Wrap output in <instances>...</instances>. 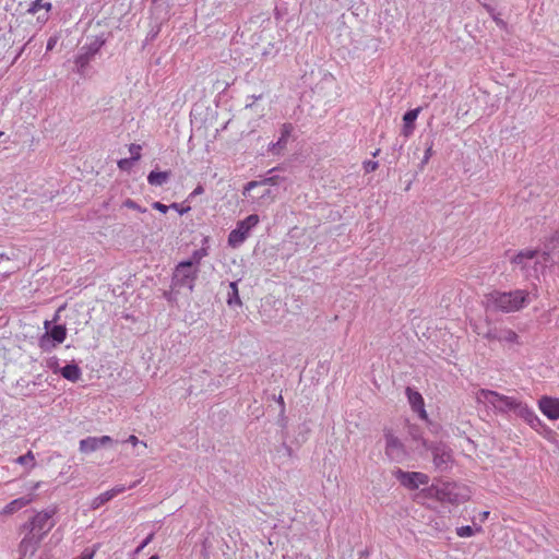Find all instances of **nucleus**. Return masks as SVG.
Here are the masks:
<instances>
[{
    "label": "nucleus",
    "instance_id": "nucleus-1",
    "mask_svg": "<svg viewBox=\"0 0 559 559\" xmlns=\"http://www.w3.org/2000/svg\"><path fill=\"white\" fill-rule=\"evenodd\" d=\"M476 399L478 402L491 406L496 413L502 415L513 413L515 416L524 419L534 429L542 425L535 412L528 407L527 404L513 396L503 395L488 389H480L476 393Z\"/></svg>",
    "mask_w": 559,
    "mask_h": 559
},
{
    "label": "nucleus",
    "instance_id": "nucleus-2",
    "mask_svg": "<svg viewBox=\"0 0 559 559\" xmlns=\"http://www.w3.org/2000/svg\"><path fill=\"white\" fill-rule=\"evenodd\" d=\"M530 293L525 289L510 292L493 290L485 295L483 304L488 311L515 312L530 304Z\"/></svg>",
    "mask_w": 559,
    "mask_h": 559
},
{
    "label": "nucleus",
    "instance_id": "nucleus-3",
    "mask_svg": "<svg viewBox=\"0 0 559 559\" xmlns=\"http://www.w3.org/2000/svg\"><path fill=\"white\" fill-rule=\"evenodd\" d=\"M199 267L192 266L191 262H179L173 273L171 288L179 293L187 289L192 293L198 278Z\"/></svg>",
    "mask_w": 559,
    "mask_h": 559
},
{
    "label": "nucleus",
    "instance_id": "nucleus-4",
    "mask_svg": "<svg viewBox=\"0 0 559 559\" xmlns=\"http://www.w3.org/2000/svg\"><path fill=\"white\" fill-rule=\"evenodd\" d=\"M430 490L433 491L436 499L441 502L457 504L469 498L467 488L456 483H441L438 486L431 487Z\"/></svg>",
    "mask_w": 559,
    "mask_h": 559
},
{
    "label": "nucleus",
    "instance_id": "nucleus-5",
    "mask_svg": "<svg viewBox=\"0 0 559 559\" xmlns=\"http://www.w3.org/2000/svg\"><path fill=\"white\" fill-rule=\"evenodd\" d=\"M55 509L43 510L37 512L28 522L23 524V530L38 535L41 539L52 530L55 526L53 515Z\"/></svg>",
    "mask_w": 559,
    "mask_h": 559
},
{
    "label": "nucleus",
    "instance_id": "nucleus-6",
    "mask_svg": "<svg viewBox=\"0 0 559 559\" xmlns=\"http://www.w3.org/2000/svg\"><path fill=\"white\" fill-rule=\"evenodd\" d=\"M393 474L402 486L412 490L417 489L420 485H427L429 483V476L420 472H405L397 468Z\"/></svg>",
    "mask_w": 559,
    "mask_h": 559
},
{
    "label": "nucleus",
    "instance_id": "nucleus-7",
    "mask_svg": "<svg viewBox=\"0 0 559 559\" xmlns=\"http://www.w3.org/2000/svg\"><path fill=\"white\" fill-rule=\"evenodd\" d=\"M385 438V455L390 461L402 462L406 457V451L401 440L390 431L384 435Z\"/></svg>",
    "mask_w": 559,
    "mask_h": 559
},
{
    "label": "nucleus",
    "instance_id": "nucleus-8",
    "mask_svg": "<svg viewBox=\"0 0 559 559\" xmlns=\"http://www.w3.org/2000/svg\"><path fill=\"white\" fill-rule=\"evenodd\" d=\"M432 461L437 469L443 472L450 467L452 461L451 449L444 443H433L429 447Z\"/></svg>",
    "mask_w": 559,
    "mask_h": 559
},
{
    "label": "nucleus",
    "instance_id": "nucleus-9",
    "mask_svg": "<svg viewBox=\"0 0 559 559\" xmlns=\"http://www.w3.org/2000/svg\"><path fill=\"white\" fill-rule=\"evenodd\" d=\"M45 329L47 330L46 334L40 338V347L47 349L49 347L50 341L55 343H62L67 336V329L64 325L58 324L53 325L49 329V322H45Z\"/></svg>",
    "mask_w": 559,
    "mask_h": 559
},
{
    "label": "nucleus",
    "instance_id": "nucleus-10",
    "mask_svg": "<svg viewBox=\"0 0 559 559\" xmlns=\"http://www.w3.org/2000/svg\"><path fill=\"white\" fill-rule=\"evenodd\" d=\"M536 255L537 250H522L512 258L511 263L514 264L515 267H519L525 276H528L532 261L536 258Z\"/></svg>",
    "mask_w": 559,
    "mask_h": 559
},
{
    "label": "nucleus",
    "instance_id": "nucleus-11",
    "mask_svg": "<svg viewBox=\"0 0 559 559\" xmlns=\"http://www.w3.org/2000/svg\"><path fill=\"white\" fill-rule=\"evenodd\" d=\"M538 407L548 419H559V399L543 396L538 401Z\"/></svg>",
    "mask_w": 559,
    "mask_h": 559
},
{
    "label": "nucleus",
    "instance_id": "nucleus-12",
    "mask_svg": "<svg viewBox=\"0 0 559 559\" xmlns=\"http://www.w3.org/2000/svg\"><path fill=\"white\" fill-rule=\"evenodd\" d=\"M41 540L43 539L38 535H34L33 533L26 531L24 537L22 538L19 545V551L21 556H33L38 549Z\"/></svg>",
    "mask_w": 559,
    "mask_h": 559
},
{
    "label": "nucleus",
    "instance_id": "nucleus-13",
    "mask_svg": "<svg viewBox=\"0 0 559 559\" xmlns=\"http://www.w3.org/2000/svg\"><path fill=\"white\" fill-rule=\"evenodd\" d=\"M293 130L294 128L292 123H284L281 128L280 139L275 143L270 144L269 151L273 154H280L284 151Z\"/></svg>",
    "mask_w": 559,
    "mask_h": 559
},
{
    "label": "nucleus",
    "instance_id": "nucleus-14",
    "mask_svg": "<svg viewBox=\"0 0 559 559\" xmlns=\"http://www.w3.org/2000/svg\"><path fill=\"white\" fill-rule=\"evenodd\" d=\"M95 56L86 48L81 47L74 59L75 71L81 76L85 75L87 66Z\"/></svg>",
    "mask_w": 559,
    "mask_h": 559
},
{
    "label": "nucleus",
    "instance_id": "nucleus-15",
    "mask_svg": "<svg viewBox=\"0 0 559 559\" xmlns=\"http://www.w3.org/2000/svg\"><path fill=\"white\" fill-rule=\"evenodd\" d=\"M249 235L250 230H248V227H245L239 221L236 228L228 235V245L233 248H237L249 237Z\"/></svg>",
    "mask_w": 559,
    "mask_h": 559
},
{
    "label": "nucleus",
    "instance_id": "nucleus-16",
    "mask_svg": "<svg viewBox=\"0 0 559 559\" xmlns=\"http://www.w3.org/2000/svg\"><path fill=\"white\" fill-rule=\"evenodd\" d=\"M124 490H126L124 486H116L112 489L107 490V491L98 495L97 497H95L92 500L91 509L96 510V509L100 508L103 504H105L106 502L110 501L117 495L123 492Z\"/></svg>",
    "mask_w": 559,
    "mask_h": 559
},
{
    "label": "nucleus",
    "instance_id": "nucleus-17",
    "mask_svg": "<svg viewBox=\"0 0 559 559\" xmlns=\"http://www.w3.org/2000/svg\"><path fill=\"white\" fill-rule=\"evenodd\" d=\"M420 107L411 109L406 111L403 116V128H402V134L405 138H408L413 134L415 129V121L420 112Z\"/></svg>",
    "mask_w": 559,
    "mask_h": 559
},
{
    "label": "nucleus",
    "instance_id": "nucleus-18",
    "mask_svg": "<svg viewBox=\"0 0 559 559\" xmlns=\"http://www.w3.org/2000/svg\"><path fill=\"white\" fill-rule=\"evenodd\" d=\"M406 395L409 404L412 405L415 412H419L421 418H426V411L424 408V399L421 394L411 388L406 389Z\"/></svg>",
    "mask_w": 559,
    "mask_h": 559
},
{
    "label": "nucleus",
    "instance_id": "nucleus-19",
    "mask_svg": "<svg viewBox=\"0 0 559 559\" xmlns=\"http://www.w3.org/2000/svg\"><path fill=\"white\" fill-rule=\"evenodd\" d=\"M34 500V495L29 493L27 496L17 498L9 502L2 510L3 514H13L14 512L21 510L22 508L28 506Z\"/></svg>",
    "mask_w": 559,
    "mask_h": 559
},
{
    "label": "nucleus",
    "instance_id": "nucleus-20",
    "mask_svg": "<svg viewBox=\"0 0 559 559\" xmlns=\"http://www.w3.org/2000/svg\"><path fill=\"white\" fill-rule=\"evenodd\" d=\"M60 373L64 379L71 382H76L78 380H80L82 376L81 369L75 364L66 365L63 368L60 369Z\"/></svg>",
    "mask_w": 559,
    "mask_h": 559
},
{
    "label": "nucleus",
    "instance_id": "nucleus-21",
    "mask_svg": "<svg viewBox=\"0 0 559 559\" xmlns=\"http://www.w3.org/2000/svg\"><path fill=\"white\" fill-rule=\"evenodd\" d=\"M278 182H280V177L278 176H269V177L263 178L260 181H249L245 186L242 193L246 197L249 191H251L253 188H255L258 186H275Z\"/></svg>",
    "mask_w": 559,
    "mask_h": 559
},
{
    "label": "nucleus",
    "instance_id": "nucleus-22",
    "mask_svg": "<svg viewBox=\"0 0 559 559\" xmlns=\"http://www.w3.org/2000/svg\"><path fill=\"white\" fill-rule=\"evenodd\" d=\"M169 177H170V171L152 170L147 176V182L151 186L160 187L167 182Z\"/></svg>",
    "mask_w": 559,
    "mask_h": 559
},
{
    "label": "nucleus",
    "instance_id": "nucleus-23",
    "mask_svg": "<svg viewBox=\"0 0 559 559\" xmlns=\"http://www.w3.org/2000/svg\"><path fill=\"white\" fill-rule=\"evenodd\" d=\"M229 290L227 293V305L229 307H240L242 305L241 302V299L239 297V292H238V285H237V282H230L229 285Z\"/></svg>",
    "mask_w": 559,
    "mask_h": 559
},
{
    "label": "nucleus",
    "instance_id": "nucleus-24",
    "mask_svg": "<svg viewBox=\"0 0 559 559\" xmlns=\"http://www.w3.org/2000/svg\"><path fill=\"white\" fill-rule=\"evenodd\" d=\"M98 437H87L80 441V451L82 453H92L99 449Z\"/></svg>",
    "mask_w": 559,
    "mask_h": 559
},
{
    "label": "nucleus",
    "instance_id": "nucleus-25",
    "mask_svg": "<svg viewBox=\"0 0 559 559\" xmlns=\"http://www.w3.org/2000/svg\"><path fill=\"white\" fill-rule=\"evenodd\" d=\"M51 7L52 5L48 0H35L29 4L27 13L36 14L38 11L43 9L46 10V12H48L51 10Z\"/></svg>",
    "mask_w": 559,
    "mask_h": 559
},
{
    "label": "nucleus",
    "instance_id": "nucleus-26",
    "mask_svg": "<svg viewBox=\"0 0 559 559\" xmlns=\"http://www.w3.org/2000/svg\"><path fill=\"white\" fill-rule=\"evenodd\" d=\"M518 334L510 329H499L498 341L506 343H518Z\"/></svg>",
    "mask_w": 559,
    "mask_h": 559
},
{
    "label": "nucleus",
    "instance_id": "nucleus-27",
    "mask_svg": "<svg viewBox=\"0 0 559 559\" xmlns=\"http://www.w3.org/2000/svg\"><path fill=\"white\" fill-rule=\"evenodd\" d=\"M475 528L473 526H469V525H464V526H460L456 528V535L459 537H462V538H465V537H471L474 535L475 532H481L483 531V527L480 525H475Z\"/></svg>",
    "mask_w": 559,
    "mask_h": 559
},
{
    "label": "nucleus",
    "instance_id": "nucleus-28",
    "mask_svg": "<svg viewBox=\"0 0 559 559\" xmlns=\"http://www.w3.org/2000/svg\"><path fill=\"white\" fill-rule=\"evenodd\" d=\"M15 462L20 465H27L33 468L35 466V456L32 451H28L26 454L19 456Z\"/></svg>",
    "mask_w": 559,
    "mask_h": 559
},
{
    "label": "nucleus",
    "instance_id": "nucleus-29",
    "mask_svg": "<svg viewBox=\"0 0 559 559\" xmlns=\"http://www.w3.org/2000/svg\"><path fill=\"white\" fill-rule=\"evenodd\" d=\"M207 254L206 250L205 249H199V250H194L192 255H191V259L190 260H186L185 262H191L192 263V266H197L200 264L201 260Z\"/></svg>",
    "mask_w": 559,
    "mask_h": 559
},
{
    "label": "nucleus",
    "instance_id": "nucleus-30",
    "mask_svg": "<svg viewBox=\"0 0 559 559\" xmlns=\"http://www.w3.org/2000/svg\"><path fill=\"white\" fill-rule=\"evenodd\" d=\"M259 221H260L259 215L251 214L240 222L245 227H248V230L251 231V229L259 224Z\"/></svg>",
    "mask_w": 559,
    "mask_h": 559
},
{
    "label": "nucleus",
    "instance_id": "nucleus-31",
    "mask_svg": "<svg viewBox=\"0 0 559 559\" xmlns=\"http://www.w3.org/2000/svg\"><path fill=\"white\" fill-rule=\"evenodd\" d=\"M103 45H104V40H102L99 38H95L92 43L84 45L83 48L88 49L94 56H96Z\"/></svg>",
    "mask_w": 559,
    "mask_h": 559
},
{
    "label": "nucleus",
    "instance_id": "nucleus-32",
    "mask_svg": "<svg viewBox=\"0 0 559 559\" xmlns=\"http://www.w3.org/2000/svg\"><path fill=\"white\" fill-rule=\"evenodd\" d=\"M98 549V544L94 545L92 548H85L76 559H93Z\"/></svg>",
    "mask_w": 559,
    "mask_h": 559
},
{
    "label": "nucleus",
    "instance_id": "nucleus-33",
    "mask_svg": "<svg viewBox=\"0 0 559 559\" xmlns=\"http://www.w3.org/2000/svg\"><path fill=\"white\" fill-rule=\"evenodd\" d=\"M432 147H433V141L431 140L430 142L427 143V147L425 150V154H424V157L421 159V163H420V168H423L430 159V157L432 156Z\"/></svg>",
    "mask_w": 559,
    "mask_h": 559
},
{
    "label": "nucleus",
    "instance_id": "nucleus-34",
    "mask_svg": "<svg viewBox=\"0 0 559 559\" xmlns=\"http://www.w3.org/2000/svg\"><path fill=\"white\" fill-rule=\"evenodd\" d=\"M122 206L124 207H128V209H131V210H134V211H138L140 213H145L147 210L142 207L141 205H139L134 200L132 199H127L123 203H122Z\"/></svg>",
    "mask_w": 559,
    "mask_h": 559
},
{
    "label": "nucleus",
    "instance_id": "nucleus-35",
    "mask_svg": "<svg viewBox=\"0 0 559 559\" xmlns=\"http://www.w3.org/2000/svg\"><path fill=\"white\" fill-rule=\"evenodd\" d=\"M134 162L135 160L132 157H130V158H122V159H120L118 162V167L121 170H130L131 167L133 166Z\"/></svg>",
    "mask_w": 559,
    "mask_h": 559
},
{
    "label": "nucleus",
    "instance_id": "nucleus-36",
    "mask_svg": "<svg viewBox=\"0 0 559 559\" xmlns=\"http://www.w3.org/2000/svg\"><path fill=\"white\" fill-rule=\"evenodd\" d=\"M129 152L131 154V157L136 162L141 158V145L139 144H131L129 146Z\"/></svg>",
    "mask_w": 559,
    "mask_h": 559
},
{
    "label": "nucleus",
    "instance_id": "nucleus-37",
    "mask_svg": "<svg viewBox=\"0 0 559 559\" xmlns=\"http://www.w3.org/2000/svg\"><path fill=\"white\" fill-rule=\"evenodd\" d=\"M491 19L493 20V22L496 23V25L501 28V29H506L507 28V23L499 16V13H495L493 15H491Z\"/></svg>",
    "mask_w": 559,
    "mask_h": 559
},
{
    "label": "nucleus",
    "instance_id": "nucleus-38",
    "mask_svg": "<svg viewBox=\"0 0 559 559\" xmlns=\"http://www.w3.org/2000/svg\"><path fill=\"white\" fill-rule=\"evenodd\" d=\"M498 335H499V329H490L488 330V332L485 334V337L489 341H498Z\"/></svg>",
    "mask_w": 559,
    "mask_h": 559
},
{
    "label": "nucleus",
    "instance_id": "nucleus-39",
    "mask_svg": "<svg viewBox=\"0 0 559 559\" xmlns=\"http://www.w3.org/2000/svg\"><path fill=\"white\" fill-rule=\"evenodd\" d=\"M364 168L367 173L374 171L378 168V162L367 160L364 163Z\"/></svg>",
    "mask_w": 559,
    "mask_h": 559
},
{
    "label": "nucleus",
    "instance_id": "nucleus-40",
    "mask_svg": "<svg viewBox=\"0 0 559 559\" xmlns=\"http://www.w3.org/2000/svg\"><path fill=\"white\" fill-rule=\"evenodd\" d=\"M154 534H150L135 549V552L142 551L152 540H153Z\"/></svg>",
    "mask_w": 559,
    "mask_h": 559
},
{
    "label": "nucleus",
    "instance_id": "nucleus-41",
    "mask_svg": "<svg viewBox=\"0 0 559 559\" xmlns=\"http://www.w3.org/2000/svg\"><path fill=\"white\" fill-rule=\"evenodd\" d=\"M152 206H153V209H155V210L159 211V212H160V213H163V214H166V213H167V211H168V209H169V206H167V205H165V204H163V203H160V202H157V201H156V202H154V203L152 204Z\"/></svg>",
    "mask_w": 559,
    "mask_h": 559
},
{
    "label": "nucleus",
    "instance_id": "nucleus-42",
    "mask_svg": "<svg viewBox=\"0 0 559 559\" xmlns=\"http://www.w3.org/2000/svg\"><path fill=\"white\" fill-rule=\"evenodd\" d=\"M99 445L104 447L106 444H109L112 442V439L109 436H102L98 437Z\"/></svg>",
    "mask_w": 559,
    "mask_h": 559
},
{
    "label": "nucleus",
    "instance_id": "nucleus-43",
    "mask_svg": "<svg viewBox=\"0 0 559 559\" xmlns=\"http://www.w3.org/2000/svg\"><path fill=\"white\" fill-rule=\"evenodd\" d=\"M127 442L131 443L132 445H136L140 443V440L138 439L136 436L134 435H131L129 436V438L127 439Z\"/></svg>",
    "mask_w": 559,
    "mask_h": 559
},
{
    "label": "nucleus",
    "instance_id": "nucleus-44",
    "mask_svg": "<svg viewBox=\"0 0 559 559\" xmlns=\"http://www.w3.org/2000/svg\"><path fill=\"white\" fill-rule=\"evenodd\" d=\"M483 8L488 12L490 16L496 13V10L490 4L483 3Z\"/></svg>",
    "mask_w": 559,
    "mask_h": 559
},
{
    "label": "nucleus",
    "instance_id": "nucleus-45",
    "mask_svg": "<svg viewBox=\"0 0 559 559\" xmlns=\"http://www.w3.org/2000/svg\"><path fill=\"white\" fill-rule=\"evenodd\" d=\"M489 514H490V513H489V511H483V512H480V513H479V521H480V522H485V521L488 519Z\"/></svg>",
    "mask_w": 559,
    "mask_h": 559
},
{
    "label": "nucleus",
    "instance_id": "nucleus-46",
    "mask_svg": "<svg viewBox=\"0 0 559 559\" xmlns=\"http://www.w3.org/2000/svg\"><path fill=\"white\" fill-rule=\"evenodd\" d=\"M56 45V39L55 38H49L48 39V43H47V50H51Z\"/></svg>",
    "mask_w": 559,
    "mask_h": 559
},
{
    "label": "nucleus",
    "instance_id": "nucleus-47",
    "mask_svg": "<svg viewBox=\"0 0 559 559\" xmlns=\"http://www.w3.org/2000/svg\"><path fill=\"white\" fill-rule=\"evenodd\" d=\"M248 98H250L252 100V103H254L255 100H259L262 98V95H251L249 96Z\"/></svg>",
    "mask_w": 559,
    "mask_h": 559
},
{
    "label": "nucleus",
    "instance_id": "nucleus-48",
    "mask_svg": "<svg viewBox=\"0 0 559 559\" xmlns=\"http://www.w3.org/2000/svg\"><path fill=\"white\" fill-rule=\"evenodd\" d=\"M277 403L282 406V408H284L285 403H284V399H283V396H282V395H280V396L277 397Z\"/></svg>",
    "mask_w": 559,
    "mask_h": 559
},
{
    "label": "nucleus",
    "instance_id": "nucleus-49",
    "mask_svg": "<svg viewBox=\"0 0 559 559\" xmlns=\"http://www.w3.org/2000/svg\"><path fill=\"white\" fill-rule=\"evenodd\" d=\"M202 191H203V188H202L201 186H199V187H197V188L194 189V191H193V193H192V194H199V193H202Z\"/></svg>",
    "mask_w": 559,
    "mask_h": 559
},
{
    "label": "nucleus",
    "instance_id": "nucleus-50",
    "mask_svg": "<svg viewBox=\"0 0 559 559\" xmlns=\"http://www.w3.org/2000/svg\"><path fill=\"white\" fill-rule=\"evenodd\" d=\"M170 206H171V207H174V209H176V210H179V206H178V204H177V203H173Z\"/></svg>",
    "mask_w": 559,
    "mask_h": 559
},
{
    "label": "nucleus",
    "instance_id": "nucleus-51",
    "mask_svg": "<svg viewBox=\"0 0 559 559\" xmlns=\"http://www.w3.org/2000/svg\"><path fill=\"white\" fill-rule=\"evenodd\" d=\"M270 194H271V191L266 190L265 193L262 194V197H266V195H270Z\"/></svg>",
    "mask_w": 559,
    "mask_h": 559
},
{
    "label": "nucleus",
    "instance_id": "nucleus-52",
    "mask_svg": "<svg viewBox=\"0 0 559 559\" xmlns=\"http://www.w3.org/2000/svg\"><path fill=\"white\" fill-rule=\"evenodd\" d=\"M148 559H159L157 555L151 556Z\"/></svg>",
    "mask_w": 559,
    "mask_h": 559
},
{
    "label": "nucleus",
    "instance_id": "nucleus-53",
    "mask_svg": "<svg viewBox=\"0 0 559 559\" xmlns=\"http://www.w3.org/2000/svg\"><path fill=\"white\" fill-rule=\"evenodd\" d=\"M39 485H40L39 483H36V484L34 485L33 489H34V490H35V489H37V488L39 487Z\"/></svg>",
    "mask_w": 559,
    "mask_h": 559
},
{
    "label": "nucleus",
    "instance_id": "nucleus-54",
    "mask_svg": "<svg viewBox=\"0 0 559 559\" xmlns=\"http://www.w3.org/2000/svg\"><path fill=\"white\" fill-rule=\"evenodd\" d=\"M188 210H189V207H188V209H186V210H180V211H179V213H180V214H183V213H185L186 211H188Z\"/></svg>",
    "mask_w": 559,
    "mask_h": 559
},
{
    "label": "nucleus",
    "instance_id": "nucleus-55",
    "mask_svg": "<svg viewBox=\"0 0 559 559\" xmlns=\"http://www.w3.org/2000/svg\"><path fill=\"white\" fill-rule=\"evenodd\" d=\"M136 483H133L129 488L135 487Z\"/></svg>",
    "mask_w": 559,
    "mask_h": 559
},
{
    "label": "nucleus",
    "instance_id": "nucleus-56",
    "mask_svg": "<svg viewBox=\"0 0 559 559\" xmlns=\"http://www.w3.org/2000/svg\"><path fill=\"white\" fill-rule=\"evenodd\" d=\"M2 135H3V132H2V131H0V138H1Z\"/></svg>",
    "mask_w": 559,
    "mask_h": 559
}]
</instances>
